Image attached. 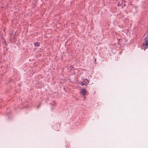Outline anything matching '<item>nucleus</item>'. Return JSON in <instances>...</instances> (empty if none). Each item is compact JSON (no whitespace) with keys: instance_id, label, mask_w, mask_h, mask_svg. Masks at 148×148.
<instances>
[{"instance_id":"6e6552de","label":"nucleus","mask_w":148,"mask_h":148,"mask_svg":"<svg viewBox=\"0 0 148 148\" xmlns=\"http://www.w3.org/2000/svg\"><path fill=\"white\" fill-rule=\"evenodd\" d=\"M119 3H118V5L119 6Z\"/></svg>"},{"instance_id":"f03ea898","label":"nucleus","mask_w":148,"mask_h":148,"mask_svg":"<svg viewBox=\"0 0 148 148\" xmlns=\"http://www.w3.org/2000/svg\"><path fill=\"white\" fill-rule=\"evenodd\" d=\"M82 90L81 91L80 93L81 95H86L87 94L86 90L85 89L83 88L81 89Z\"/></svg>"},{"instance_id":"423d86ee","label":"nucleus","mask_w":148,"mask_h":148,"mask_svg":"<svg viewBox=\"0 0 148 148\" xmlns=\"http://www.w3.org/2000/svg\"><path fill=\"white\" fill-rule=\"evenodd\" d=\"M84 96V99H86V95H83Z\"/></svg>"},{"instance_id":"20e7f679","label":"nucleus","mask_w":148,"mask_h":148,"mask_svg":"<svg viewBox=\"0 0 148 148\" xmlns=\"http://www.w3.org/2000/svg\"><path fill=\"white\" fill-rule=\"evenodd\" d=\"M81 84L82 86L85 84L82 82H81Z\"/></svg>"},{"instance_id":"0eeeda50","label":"nucleus","mask_w":148,"mask_h":148,"mask_svg":"<svg viewBox=\"0 0 148 148\" xmlns=\"http://www.w3.org/2000/svg\"><path fill=\"white\" fill-rule=\"evenodd\" d=\"M39 106H37V108H39Z\"/></svg>"},{"instance_id":"1a4fd4ad","label":"nucleus","mask_w":148,"mask_h":148,"mask_svg":"<svg viewBox=\"0 0 148 148\" xmlns=\"http://www.w3.org/2000/svg\"><path fill=\"white\" fill-rule=\"evenodd\" d=\"M95 61H96V59H95Z\"/></svg>"},{"instance_id":"39448f33","label":"nucleus","mask_w":148,"mask_h":148,"mask_svg":"<svg viewBox=\"0 0 148 148\" xmlns=\"http://www.w3.org/2000/svg\"><path fill=\"white\" fill-rule=\"evenodd\" d=\"M86 80L87 81V82H88V79H85L84 80V82H85L86 83Z\"/></svg>"},{"instance_id":"7ed1b4c3","label":"nucleus","mask_w":148,"mask_h":148,"mask_svg":"<svg viewBox=\"0 0 148 148\" xmlns=\"http://www.w3.org/2000/svg\"><path fill=\"white\" fill-rule=\"evenodd\" d=\"M40 43L39 42H36L34 43V46H39L40 45Z\"/></svg>"},{"instance_id":"f257e3e1","label":"nucleus","mask_w":148,"mask_h":148,"mask_svg":"<svg viewBox=\"0 0 148 148\" xmlns=\"http://www.w3.org/2000/svg\"><path fill=\"white\" fill-rule=\"evenodd\" d=\"M145 40V45H145V49L147 48L148 47V34H147L146 37L144 39Z\"/></svg>"}]
</instances>
